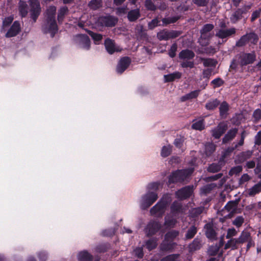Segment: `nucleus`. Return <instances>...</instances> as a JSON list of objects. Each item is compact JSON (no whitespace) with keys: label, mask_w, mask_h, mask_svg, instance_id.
I'll list each match as a JSON object with an SVG mask.
<instances>
[{"label":"nucleus","mask_w":261,"mask_h":261,"mask_svg":"<svg viewBox=\"0 0 261 261\" xmlns=\"http://www.w3.org/2000/svg\"><path fill=\"white\" fill-rule=\"evenodd\" d=\"M18 11L20 15L22 17H25L27 16L28 11V5L27 3L23 1H20L19 2Z\"/></svg>","instance_id":"cd10ccee"},{"label":"nucleus","mask_w":261,"mask_h":261,"mask_svg":"<svg viewBox=\"0 0 261 261\" xmlns=\"http://www.w3.org/2000/svg\"><path fill=\"white\" fill-rule=\"evenodd\" d=\"M185 140V138L184 136H177V137L174 140L173 144L177 148L180 149L182 151H184V149L183 148V146Z\"/></svg>","instance_id":"e433bc0d"},{"label":"nucleus","mask_w":261,"mask_h":261,"mask_svg":"<svg viewBox=\"0 0 261 261\" xmlns=\"http://www.w3.org/2000/svg\"><path fill=\"white\" fill-rule=\"evenodd\" d=\"M194 190V186H187L176 191V196L181 200H185L189 198L193 194Z\"/></svg>","instance_id":"9d476101"},{"label":"nucleus","mask_w":261,"mask_h":261,"mask_svg":"<svg viewBox=\"0 0 261 261\" xmlns=\"http://www.w3.org/2000/svg\"><path fill=\"white\" fill-rule=\"evenodd\" d=\"M201 246L200 239L196 238L194 239L193 242L189 245V250L190 251H194L199 250L201 247Z\"/></svg>","instance_id":"7c9ffc66"},{"label":"nucleus","mask_w":261,"mask_h":261,"mask_svg":"<svg viewBox=\"0 0 261 261\" xmlns=\"http://www.w3.org/2000/svg\"><path fill=\"white\" fill-rule=\"evenodd\" d=\"M98 21L102 27H113L117 23L118 19L113 16L109 15L100 17L99 18Z\"/></svg>","instance_id":"ddd939ff"},{"label":"nucleus","mask_w":261,"mask_h":261,"mask_svg":"<svg viewBox=\"0 0 261 261\" xmlns=\"http://www.w3.org/2000/svg\"><path fill=\"white\" fill-rule=\"evenodd\" d=\"M200 60L202 62L204 67H215L217 64V61L212 58H200Z\"/></svg>","instance_id":"f704fd0d"},{"label":"nucleus","mask_w":261,"mask_h":261,"mask_svg":"<svg viewBox=\"0 0 261 261\" xmlns=\"http://www.w3.org/2000/svg\"><path fill=\"white\" fill-rule=\"evenodd\" d=\"M158 198V194L154 192H148L142 195L140 201V207L143 210L149 208Z\"/></svg>","instance_id":"20e7f679"},{"label":"nucleus","mask_w":261,"mask_h":261,"mask_svg":"<svg viewBox=\"0 0 261 261\" xmlns=\"http://www.w3.org/2000/svg\"><path fill=\"white\" fill-rule=\"evenodd\" d=\"M256 54L255 51L250 53H243L240 57V64L241 66H246L251 64L256 60Z\"/></svg>","instance_id":"f8f14e48"},{"label":"nucleus","mask_w":261,"mask_h":261,"mask_svg":"<svg viewBox=\"0 0 261 261\" xmlns=\"http://www.w3.org/2000/svg\"><path fill=\"white\" fill-rule=\"evenodd\" d=\"M236 29L234 27L226 29H218L215 35L220 39H226L225 41H226L228 38L231 37L236 34Z\"/></svg>","instance_id":"9b49d317"},{"label":"nucleus","mask_w":261,"mask_h":261,"mask_svg":"<svg viewBox=\"0 0 261 261\" xmlns=\"http://www.w3.org/2000/svg\"><path fill=\"white\" fill-rule=\"evenodd\" d=\"M220 105V101L217 98L210 100L205 104V108L207 110L212 111L216 109Z\"/></svg>","instance_id":"c9c22d12"},{"label":"nucleus","mask_w":261,"mask_h":261,"mask_svg":"<svg viewBox=\"0 0 261 261\" xmlns=\"http://www.w3.org/2000/svg\"><path fill=\"white\" fill-rule=\"evenodd\" d=\"M259 40V37L257 34L254 32L247 33L246 34L242 36L240 38L236 41V46L238 47H242L247 44L249 43V45H255Z\"/></svg>","instance_id":"7ed1b4c3"},{"label":"nucleus","mask_w":261,"mask_h":261,"mask_svg":"<svg viewBox=\"0 0 261 261\" xmlns=\"http://www.w3.org/2000/svg\"><path fill=\"white\" fill-rule=\"evenodd\" d=\"M180 19L179 16H175L173 17H168L164 18L162 19V26H167L171 23H174Z\"/></svg>","instance_id":"72a5a7b5"},{"label":"nucleus","mask_w":261,"mask_h":261,"mask_svg":"<svg viewBox=\"0 0 261 261\" xmlns=\"http://www.w3.org/2000/svg\"><path fill=\"white\" fill-rule=\"evenodd\" d=\"M193 172L192 169H177L171 172L168 176L167 184L181 183L190 176Z\"/></svg>","instance_id":"f03ea898"},{"label":"nucleus","mask_w":261,"mask_h":261,"mask_svg":"<svg viewBox=\"0 0 261 261\" xmlns=\"http://www.w3.org/2000/svg\"><path fill=\"white\" fill-rule=\"evenodd\" d=\"M227 128L226 124L218 125V126L212 130V135L216 139H219L224 134Z\"/></svg>","instance_id":"aec40b11"},{"label":"nucleus","mask_w":261,"mask_h":261,"mask_svg":"<svg viewBox=\"0 0 261 261\" xmlns=\"http://www.w3.org/2000/svg\"><path fill=\"white\" fill-rule=\"evenodd\" d=\"M87 33L91 37V38L93 39L94 41L95 42V44H98V42L101 41L102 39V35L94 33L90 30H86Z\"/></svg>","instance_id":"c03bdc74"},{"label":"nucleus","mask_w":261,"mask_h":261,"mask_svg":"<svg viewBox=\"0 0 261 261\" xmlns=\"http://www.w3.org/2000/svg\"><path fill=\"white\" fill-rule=\"evenodd\" d=\"M141 16L139 9H135L129 11L127 13V19L130 22L136 21Z\"/></svg>","instance_id":"a878e982"},{"label":"nucleus","mask_w":261,"mask_h":261,"mask_svg":"<svg viewBox=\"0 0 261 261\" xmlns=\"http://www.w3.org/2000/svg\"><path fill=\"white\" fill-rule=\"evenodd\" d=\"M192 128L195 130H202L204 128V120L203 119L194 122L191 126Z\"/></svg>","instance_id":"864d4df0"},{"label":"nucleus","mask_w":261,"mask_h":261,"mask_svg":"<svg viewBox=\"0 0 261 261\" xmlns=\"http://www.w3.org/2000/svg\"><path fill=\"white\" fill-rule=\"evenodd\" d=\"M250 8V6H246L243 8L237 9L230 17L231 22L233 24L237 23L243 18L244 14L247 13Z\"/></svg>","instance_id":"6e6552de"},{"label":"nucleus","mask_w":261,"mask_h":261,"mask_svg":"<svg viewBox=\"0 0 261 261\" xmlns=\"http://www.w3.org/2000/svg\"><path fill=\"white\" fill-rule=\"evenodd\" d=\"M219 105L220 116L222 118H225L229 110V106L225 101H223L221 103H220Z\"/></svg>","instance_id":"393cba45"},{"label":"nucleus","mask_w":261,"mask_h":261,"mask_svg":"<svg viewBox=\"0 0 261 261\" xmlns=\"http://www.w3.org/2000/svg\"><path fill=\"white\" fill-rule=\"evenodd\" d=\"M216 149V146L212 143H208L205 145V152L207 156H211Z\"/></svg>","instance_id":"09e8293b"},{"label":"nucleus","mask_w":261,"mask_h":261,"mask_svg":"<svg viewBox=\"0 0 261 261\" xmlns=\"http://www.w3.org/2000/svg\"><path fill=\"white\" fill-rule=\"evenodd\" d=\"M172 150V146L171 145L164 146L161 150V155L163 158H166L170 155Z\"/></svg>","instance_id":"49530a36"},{"label":"nucleus","mask_w":261,"mask_h":261,"mask_svg":"<svg viewBox=\"0 0 261 261\" xmlns=\"http://www.w3.org/2000/svg\"><path fill=\"white\" fill-rule=\"evenodd\" d=\"M240 199H236L233 201H229L225 205L224 208L228 211L231 212L228 214V216L229 218H231L233 214L236 213V208L239 204Z\"/></svg>","instance_id":"6ab92c4d"},{"label":"nucleus","mask_w":261,"mask_h":261,"mask_svg":"<svg viewBox=\"0 0 261 261\" xmlns=\"http://www.w3.org/2000/svg\"><path fill=\"white\" fill-rule=\"evenodd\" d=\"M131 63V59L128 57H124L120 59L117 66V71L122 74L129 66Z\"/></svg>","instance_id":"2eb2a0df"},{"label":"nucleus","mask_w":261,"mask_h":261,"mask_svg":"<svg viewBox=\"0 0 261 261\" xmlns=\"http://www.w3.org/2000/svg\"><path fill=\"white\" fill-rule=\"evenodd\" d=\"M160 21L158 17L153 19L148 23V27L150 30H153L158 26H162V24L160 23Z\"/></svg>","instance_id":"13d9d810"},{"label":"nucleus","mask_w":261,"mask_h":261,"mask_svg":"<svg viewBox=\"0 0 261 261\" xmlns=\"http://www.w3.org/2000/svg\"><path fill=\"white\" fill-rule=\"evenodd\" d=\"M93 259L92 255L86 250L81 251L78 254L79 261H92Z\"/></svg>","instance_id":"c85d7f7f"},{"label":"nucleus","mask_w":261,"mask_h":261,"mask_svg":"<svg viewBox=\"0 0 261 261\" xmlns=\"http://www.w3.org/2000/svg\"><path fill=\"white\" fill-rule=\"evenodd\" d=\"M162 228L161 224L158 221L151 220L144 228L147 237L150 238L155 235Z\"/></svg>","instance_id":"0eeeda50"},{"label":"nucleus","mask_w":261,"mask_h":261,"mask_svg":"<svg viewBox=\"0 0 261 261\" xmlns=\"http://www.w3.org/2000/svg\"><path fill=\"white\" fill-rule=\"evenodd\" d=\"M253 118L255 123L258 122L261 119V110L257 109L253 113Z\"/></svg>","instance_id":"69168bd1"},{"label":"nucleus","mask_w":261,"mask_h":261,"mask_svg":"<svg viewBox=\"0 0 261 261\" xmlns=\"http://www.w3.org/2000/svg\"><path fill=\"white\" fill-rule=\"evenodd\" d=\"M13 19L14 17L12 16L6 17L3 21V27L5 28L9 26L13 22Z\"/></svg>","instance_id":"774afa93"},{"label":"nucleus","mask_w":261,"mask_h":261,"mask_svg":"<svg viewBox=\"0 0 261 261\" xmlns=\"http://www.w3.org/2000/svg\"><path fill=\"white\" fill-rule=\"evenodd\" d=\"M168 204V201L164 197L162 198L155 205L151 208L150 213L151 215H158L162 217L165 212L166 207Z\"/></svg>","instance_id":"39448f33"},{"label":"nucleus","mask_w":261,"mask_h":261,"mask_svg":"<svg viewBox=\"0 0 261 261\" xmlns=\"http://www.w3.org/2000/svg\"><path fill=\"white\" fill-rule=\"evenodd\" d=\"M57 8L55 6H49L46 10V22L48 24L47 30H44V34L50 33V37L54 38L58 32V27L56 20Z\"/></svg>","instance_id":"f257e3e1"},{"label":"nucleus","mask_w":261,"mask_h":261,"mask_svg":"<svg viewBox=\"0 0 261 261\" xmlns=\"http://www.w3.org/2000/svg\"><path fill=\"white\" fill-rule=\"evenodd\" d=\"M76 43L81 48L89 50L91 46V41L89 37L86 34H78L76 36Z\"/></svg>","instance_id":"1a4fd4ad"},{"label":"nucleus","mask_w":261,"mask_h":261,"mask_svg":"<svg viewBox=\"0 0 261 261\" xmlns=\"http://www.w3.org/2000/svg\"><path fill=\"white\" fill-rule=\"evenodd\" d=\"M155 3L156 10L159 9L163 11L168 8V5L163 0H155Z\"/></svg>","instance_id":"5fc2aeb1"},{"label":"nucleus","mask_w":261,"mask_h":261,"mask_svg":"<svg viewBox=\"0 0 261 261\" xmlns=\"http://www.w3.org/2000/svg\"><path fill=\"white\" fill-rule=\"evenodd\" d=\"M238 132V128L234 127L230 129L223 138L222 143L225 144L233 140L236 137Z\"/></svg>","instance_id":"a211bd4d"},{"label":"nucleus","mask_w":261,"mask_h":261,"mask_svg":"<svg viewBox=\"0 0 261 261\" xmlns=\"http://www.w3.org/2000/svg\"><path fill=\"white\" fill-rule=\"evenodd\" d=\"M179 231L176 230H172L167 232L165 235V241H173L178 235Z\"/></svg>","instance_id":"58836bf2"},{"label":"nucleus","mask_w":261,"mask_h":261,"mask_svg":"<svg viewBox=\"0 0 261 261\" xmlns=\"http://www.w3.org/2000/svg\"><path fill=\"white\" fill-rule=\"evenodd\" d=\"M252 154V153L250 151L242 152L239 156L240 161L244 162V161L249 159L251 156Z\"/></svg>","instance_id":"680f3d73"},{"label":"nucleus","mask_w":261,"mask_h":261,"mask_svg":"<svg viewBox=\"0 0 261 261\" xmlns=\"http://www.w3.org/2000/svg\"><path fill=\"white\" fill-rule=\"evenodd\" d=\"M240 244L237 239H231L226 243L225 245V248L228 249L231 248L232 249H236L238 248V245Z\"/></svg>","instance_id":"37998d69"},{"label":"nucleus","mask_w":261,"mask_h":261,"mask_svg":"<svg viewBox=\"0 0 261 261\" xmlns=\"http://www.w3.org/2000/svg\"><path fill=\"white\" fill-rule=\"evenodd\" d=\"M176 243L171 241H163L160 245V250L162 251H172L174 249Z\"/></svg>","instance_id":"4be33fe9"},{"label":"nucleus","mask_w":261,"mask_h":261,"mask_svg":"<svg viewBox=\"0 0 261 261\" xmlns=\"http://www.w3.org/2000/svg\"><path fill=\"white\" fill-rule=\"evenodd\" d=\"M134 252L137 257L139 259L142 258L144 255L143 246L136 247L134 249Z\"/></svg>","instance_id":"bf43d9fd"},{"label":"nucleus","mask_w":261,"mask_h":261,"mask_svg":"<svg viewBox=\"0 0 261 261\" xmlns=\"http://www.w3.org/2000/svg\"><path fill=\"white\" fill-rule=\"evenodd\" d=\"M21 31L20 23L18 21H15L10 28L8 30L5 37L6 38H11L17 36Z\"/></svg>","instance_id":"dca6fc26"},{"label":"nucleus","mask_w":261,"mask_h":261,"mask_svg":"<svg viewBox=\"0 0 261 261\" xmlns=\"http://www.w3.org/2000/svg\"><path fill=\"white\" fill-rule=\"evenodd\" d=\"M179 254H172L163 257L161 261H176L179 257Z\"/></svg>","instance_id":"052dcab7"},{"label":"nucleus","mask_w":261,"mask_h":261,"mask_svg":"<svg viewBox=\"0 0 261 261\" xmlns=\"http://www.w3.org/2000/svg\"><path fill=\"white\" fill-rule=\"evenodd\" d=\"M195 55V53L189 49H185L182 50L178 55V57L181 60H192L193 59Z\"/></svg>","instance_id":"5701e85b"},{"label":"nucleus","mask_w":261,"mask_h":261,"mask_svg":"<svg viewBox=\"0 0 261 261\" xmlns=\"http://www.w3.org/2000/svg\"><path fill=\"white\" fill-rule=\"evenodd\" d=\"M157 37L160 40H168L170 39L169 31L164 30L157 33Z\"/></svg>","instance_id":"8fccbe9b"},{"label":"nucleus","mask_w":261,"mask_h":261,"mask_svg":"<svg viewBox=\"0 0 261 261\" xmlns=\"http://www.w3.org/2000/svg\"><path fill=\"white\" fill-rule=\"evenodd\" d=\"M158 239L155 237L151 238L144 242V246L150 251L155 249L158 246Z\"/></svg>","instance_id":"b1692460"},{"label":"nucleus","mask_w":261,"mask_h":261,"mask_svg":"<svg viewBox=\"0 0 261 261\" xmlns=\"http://www.w3.org/2000/svg\"><path fill=\"white\" fill-rule=\"evenodd\" d=\"M200 92V90H196L193 91H191V92L182 96L180 98V100L181 102L186 101L188 100L194 99L197 98Z\"/></svg>","instance_id":"bb28decb"},{"label":"nucleus","mask_w":261,"mask_h":261,"mask_svg":"<svg viewBox=\"0 0 261 261\" xmlns=\"http://www.w3.org/2000/svg\"><path fill=\"white\" fill-rule=\"evenodd\" d=\"M214 25L211 23H206L203 25L200 30L201 38L204 40H209L212 37L210 32L214 29Z\"/></svg>","instance_id":"f3484780"},{"label":"nucleus","mask_w":261,"mask_h":261,"mask_svg":"<svg viewBox=\"0 0 261 261\" xmlns=\"http://www.w3.org/2000/svg\"><path fill=\"white\" fill-rule=\"evenodd\" d=\"M69 11V9L67 6L61 7L58 10V21L59 23H61L65 16Z\"/></svg>","instance_id":"473e14b6"},{"label":"nucleus","mask_w":261,"mask_h":261,"mask_svg":"<svg viewBox=\"0 0 261 261\" xmlns=\"http://www.w3.org/2000/svg\"><path fill=\"white\" fill-rule=\"evenodd\" d=\"M144 6L148 11H155L156 10L155 1L153 2L152 0H145Z\"/></svg>","instance_id":"a18cd8bd"},{"label":"nucleus","mask_w":261,"mask_h":261,"mask_svg":"<svg viewBox=\"0 0 261 261\" xmlns=\"http://www.w3.org/2000/svg\"><path fill=\"white\" fill-rule=\"evenodd\" d=\"M181 76V73L179 72H175L172 73L164 75V79L166 82H171L176 79H179Z\"/></svg>","instance_id":"2f4dec72"},{"label":"nucleus","mask_w":261,"mask_h":261,"mask_svg":"<svg viewBox=\"0 0 261 261\" xmlns=\"http://www.w3.org/2000/svg\"><path fill=\"white\" fill-rule=\"evenodd\" d=\"M88 6L92 10H97L102 6V0H91Z\"/></svg>","instance_id":"de8ad7c7"},{"label":"nucleus","mask_w":261,"mask_h":261,"mask_svg":"<svg viewBox=\"0 0 261 261\" xmlns=\"http://www.w3.org/2000/svg\"><path fill=\"white\" fill-rule=\"evenodd\" d=\"M197 228L195 225L191 226L187 230L185 238L187 240H190L194 238L197 233Z\"/></svg>","instance_id":"79ce46f5"},{"label":"nucleus","mask_w":261,"mask_h":261,"mask_svg":"<svg viewBox=\"0 0 261 261\" xmlns=\"http://www.w3.org/2000/svg\"><path fill=\"white\" fill-rule=\"evenodd\" d=\"M261 192V182L254 185L249 191V194L250 196H254L255 194Z\"/></svg>","instance_id":"603ef678"},{"label":"nucleus","mask_w":261,"mask_h":261,"mask_svg":"<svg viewBox=\"0 0 261 261\" xmlns=\"http://www.w3.org/2000/svg\"><path fill=\"white\" fill-rule=\"evenodd\" d=\"M224 83V81L220 77H217L214 79L211 82L214 88H216L222 86Z\"/></svg>","instance_id":"6e6d98bb"},{"label":"nucleus","mask_w":261,"mask_h":261,"mask_svg":"<svg viewBox=\"0 0 261 261\" xmlns=\"http://www.w3.org/2000/svg\"><path fill=\"white\" fill-rule=\"evenodd\" d=\"M176 223L177 221L175 219L167 216L165 217L164 225L167 228H173Z\"/></svg>","instance_id":"ea45409f"},{"label":"nucleus","mask_w":261,"mask_h":261,"mask_svg":"<svg viewBox=\"0 0 261 261\" xmlns=\"http://www.w3.org/2000/svg\"><path fill=\"white\" fill-rule=\"evenodd\" d=\"M205 235L207 239L211 241L216 240L217 233L214 228V225L212 222L206 223L204 226Z\"/></svg>","instance_id":"4468645a"},{"label":"nucleus","mask_w":261,"mask_h":261,"mask_svg":"<svg viewBox=\"0 0 261 261\" xmlns=\"http://www.w3.org/2000/svg\"><path fill=\"white\" fill-rule=\"evenodd\" d=\"M177 49V45L176 43L172 44L170 49L169 50L168 55L170 57L173 58L176 56V52Z\"/></svg>","instance_id":"e2e57ef3"},{"label":"nucleus","mask_w":261,"mask_h":261,"mask_svg":"<svg viewBox=\"0 0 261 261\" xmlns=\"http://www.w3.org/2000/svg\"><path fill=\"white\" fill-rule=\"evenodd\" d=\"M30 16L34 22H36L41 12V8L39 0H29Z\"/></svg>","instance_id":"423d86ee"},{"label":"nucleus","mask_w":261,"mask_h":261,"mask_svg":"<svg viewBox=\"0 0 261 261\" xmlns=\"http://www.w3.org/2000/svg\"><path fill=\"white\" fill-rule=\"evenodd\" d=\"M222 166L219 163H213L209 165L207 171L210 173H216L221 170Z\"/></svg>","instance_id":"4c0bfd02"},{"label":"nucleus","mask_w":261,"mask_h":261,"mask_svg":"<svg viewBox=\"0 0 261 261\" xmlns=\"http://www.w3.org/2000/svg\"><path fill=\"white\" fill-rule=\"evenodd\" d=\"M204 210V207L202 206L193 208L190 213L191 217L196 218L198 217L203 213Z\"/></svg>","instance_id":"3c124183"},{"label":"nucleus","mask_w":261,"mask_h":261,"mask_svg":"<svg viewBox=\"0 0 261 261\" xmlns=\"http://www.w3.org/2000/svg\"><path fill=\"white\" fill-rule=\"evenodd\" d=\"M242 170L243 168L242 166L239 165L235 166L230 170L229 172V174L230 175H233L234 174L237 175L241 172L242 171Z\"/></svg>","instance_id":"0e129e2a"},{"label":"nucleus","mask_w":261,"mask_h":261,"mask_svg":"<svg viewBox=\"0 0 261 261\" xmlns=\"http://www.w3.org/2000/svg\"><path fill=\"white\" fill-rule=\"evenodd\" d=\"M104 44L107 51L111 55L119 51L115 47L114 41L110 38H108L105 40Z\"/></svg>","instance_id":"412c9836"},{"label":"nucleus","mask_w":261,"mask_h":261,"mask_svg":"<svg viewBox=\"0 0 261 261\" xmlns=\"http://www.w3.org/2000/svg\"><path fill=\"white\" fill-rule=\"evenodd\" d=\"M244 222V218L242 216H237L232 221V224L237 227H240Z\"/></svg>","instance_id":"4d7b16f0"},{"label":"nucleus","mask_w":261,"mask_h":261,"mask_svg":"<svg viewBox=\"0 0 261 261\" xmlns=\"http://www.w3.org/2000/svg\"><path fill=\"white\" fill-rule=\"evenodd\" d=\"M250 233L248 231L243 230L242 231L240 237L237 239L240 244L247 242L251 238Z\"/></svg>","instance_id":"c756f323"},{"label":"nucleus","mask_w":261,"mask_h":261,"mask_svg":"<svg viewBox=\"0 0 261 261\" xmlns=\"http://www.w3.org/2000/svg\"><path fill=\"white\" fill-rule=\"evenodd\" d=\"M160 185L161 183L159 181L151 182L148 185L147 188L149 190L157 191L159 190Z\"/></svg>","instance_id":"338daca9"},{"label":"nucleus","mask_w":261,"mask_h":261,"mask_svg":"<svg viewBox=\"0 0 261 261\" xmlns=\"http://www.w3.org/2000/svg\"><path fill=\"white\" fill-rule=\"evenodd\" d=\"M170 210L172 214L174 215L178 214L181 211L182 205L179 202L174 201L170 206Z\"/></svg>","instance_id":"a19ab883"}]
</instances>
